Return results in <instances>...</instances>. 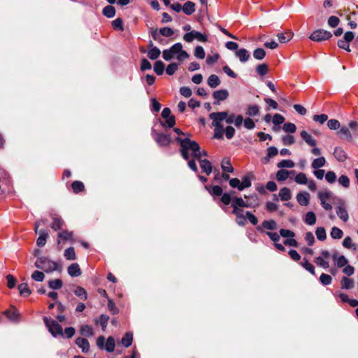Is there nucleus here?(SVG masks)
I'll list each match as a JSON object with an SVG mask.
<instances>
[{"instance_id": "7c9ffc66", "label": "nucleus", "mask_w": 358, "mask_h": 358, "mask_svg": "<svg viewBox=\"0 0 358 358\" xmlns=\"http://www.w3.org/2000/svg\"><path fill=\"white\" fill-rule=\"evenodd\" d=\"M330 236L333 239L338 240L343 236V231L337 227H333L330 231Z\"/></svg>"}, {"instance_id": "39448f33", "label": "nucleus", "mask_w": 358, "mask_h": 358, "mask_svg": "<svg viewBox=\"0 0 358 358\" xmlns=\"http://www.w3.org/2000/svg\"><path fill=\"white\" fill-rule=\"evenodd\" d=\"M194 39L200 42H206L208 41V37L206 35L195 30L190 31L183 36V40L187 43H191Z\"/></svg>"}, {"instance_id": "4d7b16f0", "label": "nucleus", "mask_w": 358, "mask_h": 358, "mask_svg": "<svg viewBox=\"0 0 358 358\" xmlns=\"http://www.w3.org/2000/svg\"><path fill=\"white\" fill-rule=\"evenodd\" d=\"M266 52L263 48H259L254 50L253 57L258 60H262L265 57Z\"/></svg>"}, {"instance_id": "ddd939ff", "label": "nucleus", "mask_w": 358, "mask_h": 358, "mask_svg": "<svg viewBox=\"0 0 358 358\" xmlns=\"http://www.w3.org/2000/svg\"><path fill=\"white\" fill-rule=\"evenodd\" d=\"M337 134L343 140L347 141L348 142H351L352 141V135L351 131L350 129L346 126L342 127Z\"/></svg>"}, {"instance_id": "b1692460", "label": "nucleus", "mask_w": 358, "mask_h": 358, "mask_svg": "<svg viewBox=\"0 0 358 358\" xmlns=\"http://www.w3.org/2000/svg\"><path fill=\"white\" fill-rule=\"evenodd\" d=\"M39 237L36 241V244L38 247H43L45 245L46 243L47 237L48 236V234L45 230L41 229L38 231Z\"/></svg>"}, {"instance_id": "bb28decb", "label": "nucleus", "mask_w": 358, "mask_h": 358, "mask_svg": "<svg viewBox=\"0 0 358 358\" xmlns=\"http://www.w3.org/2000/svg\"><path fill=\"white\" fill-rule=\"evenodd\" d=\"M293 35L292 31H287L285 33H278L277 37L280 43H285L292 38Z\"/></svg>"}, {"instance_id": "f3484780", "label": "nucleus", "mask_w": 358, "mask_h": 358, "mask_svg": "<svg viewBox=\"0 0 358 358\" xmlns=\"http://www.w3.org/2000/svg\"><path fill=\"white\" fill-rule=\"evenodd\" d=\"M310 194L306 192H299L296 195V200L298 203L303 206H306L309 204Z\"/></svg>"}, {"instance_id": "a211bd4d", "label": "nucleus", "mask_w": 358, "mask_h": 358, "mask_svg": "<svg viewBox=\"0 0 358 358\" xmlns=\"http://www.w3.org/2000/svg\"><path fill=\"white\" fill-rule=\"evenodd\" d=\"M76 344L81 349L83 353H87L90 350V343L85 338H77L76 340Z\"/></svg>"}, {"instance_id": "72a5a7b5", "label": "nucleus", "mask_w": 358, "mask_h": 358, "mask_svg": "<svg viewBox=\"0 0 358 358\" xmlns=\"http://www.w3.org/2000/svg\"><path fill=\"white\" fill-rule=\"evenodd\" d=\"M341 284L342 289H350L354 287V281L348 277H343Z\"/></svg>"}, {"instance_id": "9b49d317", "label": "nucleus", "mask_w": 358, "mask_h": 358, "mask_svg": "<svg viewBox=\"0 0 358 358\" xmlns=\"http://www.w3.org/2000/svg\"><path fill=\"white\" fill-rule=\"evenodd\" d=\"M162 117L166 119V124L169 127H173L176 124L175 117L171 116V110L169 108H164L162 112Z\"/></svg>"}, {"instance_id": "cd10ccee", "label": "nucleus", "mask_w": 358, "mask_h": 358, "mask_svg": "<svg viewBox=\"0 0 358 358\" xmlns=\"http://www.w3.org/2000/svg\"><path fill=\"white\" fill-rule=\"evenodd\" d=\"M80 332L82 336L85 337H91L94 335V331L91 326L84 324L80 327Z\"/></svg>"}, {"instance_id": "2eb2a0df", "label": "nucleus", "mask_w": 358, "mask_h": 358, "mask_svg": "<svg viewBox=\"0 0 358 358\" xmlns=\"http://www.w3.org/2000/svg\"><path fill=\"white\" fill-rule=\"evenodd\" d=\"M301 138L310 146L315 147L317 145V140L308 134L306 131H301L300 133Z\"/></svg>"}, {"instance_id": "f704fd0d", "label": "nucleus", "mask_w": 358, "mask_h": 358, "mask_svg": "<svg viewBox=\"0 0 358 358\" xmlns=\"http://www.w3.org/2000/svg\"><path fill=\"white\" fill-rule=\"evenodd\" d=\"M294 171H288L285 169H280L276 173V179L278 181H284L287 179L289 173H294Z\"/></svg>"}, {"instance_id": "052dcab7", "label": "nucleus", "mask_w": 358, "mask_h": 358, "mask_svg": "<svg viewBox=\"0 0 358 358\" xmlns=\"http://www.w3.org/2000/svg\"><path fill=\"white\" fill-rule=\"evenodd\" d=\"M31 278L36 282H42L45 279V275L42 271H35L31 274Z\"/></svg>"}, {"instance_id": "774afa93", "label": "nucleus", "mask_w": 358, "mask_h": 358, "mask_svg": "<svg viewBox=\"0 0 358 358\" xmlns=\"http://www.w3.org/2000/svg\"><path fill=\"white\" fill-rule=\"evenodd\" d=\"M315 262L323 268H328L329 267V264L328 262L325 261L324 259L322 257H317L315 259Z\"/></svg>"}, {"instance_id": "58836bf2", "label": "nucleus", "mask_w": 358, "mask_h": 358, "mask_svg": "<svg viewBox=\"0 0 358 358\" xmlns=\"http://www.w3.org/2000/svg\"><path fill=\"white\" fill-rule=\"evenodd\" d=\"M17 288L21 296H28L31 294V290L27 283L20 284Z\"/></svg>"}, {"instance_id": "a19ab883", "label": "nucleus", "mask_w": 358, "mask_h": 358, "mask_svg": "<svg viewBox=\"0 0 358 358\" xmlns=\"http://www.w3.org/2000/svg\"><path fill=\"white\" fill-rule=\"evenodd\" d=\"M103 15L108 18L113 17L115 15V8L113 6H107L103 9Z\"/></svg>"}, {"instance_id": "412c9836", "label": "nucleus", "mask_w": 358, "mask_h": 358, "mask_svg": "<svg viewBox=\"0 0 358 358\" xmlns=\"http://www.w3.org/2000/svg\"><path fill=\"white\" fill-rule=\"evenodd\" d=\"M68 273L71 277H78L81 275V270L78 264L73 263L68 268Z\"/></svg>"}, {"instance_id": "37998d69", "label": "nucleus", "mask_w": 358, "mask_h": 358, "mask_svg": "<svg viewBox=\"0 0 358 358\" xmlns=\"http://www.w3.org/2000/svg\"><path fill=\"white\" fill-rule=\"evenodd\" d=\"M315 234L317 238L320 241H324L327 238L326 230L322 227H319L316 228Z\"/></svg>"}, {"instance_id": "0eeeda50", "label": "nucleus", "mask_w": 358, "mask_h": 358, "mask_svg": "<svg viewBox=\"0 0 358 358\" xmlns=\"http://www.w3.org/2000/svg\"><path fill=\"white\" fill-rule=\"evenodd\" d=\"M332 36L330 31L324 29H317L310 36V39L313 41L321 42L329 39Z\"/></svg>"}, {"instance_id": "de8ad7c7", "label": "nucleus", "mask_w": 358, "mask_h": 358, "mask_svg": "<svg viewBox=\"0 0 358 358\" xmlns=\"http://www.w3.org/2000/svg\"><path fill=\"white\" fill-rule=\"evenodd\" d=\"M301 265L311 274L315 275V267L306 258H303V261L301 262Z\"/></svg>"}, {"instance_id": "9d476101", "label": "nucleus", "mask_w": 358, "mask_h": 358, "mask_svg": "<svg viewBox=\"0 0 358 358\" xmlns=\"http://www.w3.org/2000/svg\"><path fill=\"white\" fill-rule=\"evenodd\" d=\"M154 138L155 141L160 146H167L171 143L170 136L163 133H155Z\"/></svg>"}, {"instance_id": "2f4dec72", "label": "nucleus", "mask_w": 358, "mask_h": 358, "mask_svg": "<svg viewBox=\"0 0 358 358\" xmlns=\"http://www.w3.org/2000/svg\"><path fill=\"white\" fill-rule=\"evenodd\" d=\"M3 314L11 321H16L18 317L17 311L15 308L5 310Z\"/></svg>"}, {"instance_id": "c85d7f7f", "label": "nucleus", "mask_w": 358, "mask_h": 358, "mask_svg": "<svg viewBox=\"0 0 358 358\" xmlns=\"http://www.w3.org/2000/svg\"><path fill=\"white\" fill-rule=\"evenodd\" d=\"M303 221L306 224L308 225H314L316 222L315 214L313 211L308 212L305 215Z\"/></svg>"}, {"instance_id": "3c124183", "label": "nucleus", "mask_w": 358, "mask_h": 358, "mask_svg": "<svg viewBox=\"0 0 358 358\" xmlns=\"http://www.w3.org/2000/svg\"><path fill=\"white\" fill-rule=\"evenodd\" d=\"M115 347V341L113 337L109 336L107 338L106 343V350L108 352H112L114 351Z\"/></svg>"}, {"instance_id": "0e129e2a", "label": "nucleus", "mask_w": 358, "mask_h": 358, "mask_svg": "<svg viewBox=\"0 0 358 358\" xmlns=\"http://www.w3.org/2000/svg\"><path fill=\"white\" fill-rule=\"evenodd\" d=\"M112 27L114 29L123 31V21L121 18L118 17L112 22Z\"/></svg>"}, {"instance_id": "338daca9", "label": "nucleus", "mask_w": 358, "mask_h": 358, "mask_svg": "<svg viewBox=\"0 0 358 358\" xmlns=\"http://www.w3.org/2000/svg\"><path fill=\"white\" fill-rule=\"evenodd\" d=\"M320 282L324 285H328L331 283L332 278L331 275L326 274V273H322L320 277Z\"/></svg>"}, {"instance_id": "e433bc0d", "label": "nucleus", "mask_w": 358, "mask_h": 358, "mask_svg": "<svg viewBox=\"0 0 358 358\" xmlns=\"http://www.w3.org/2000/svg\"><path fill=\"white\" fill-rule=\"evenodd\" d=\"M326 159L324 157L315 159L311 164V166L314 169H320L325 165Z\"/></svg>"}, {"instance_id": "20e7f679", "label": "nucleus", "mask_w": 358, "mask_h": 358, "mask_svg": "<svg viewBox=\"0 0 358 358\" xmlns=\"http://www.w3.org/2000/svg\"><path fill=\"white\" fill-rule=\"evenodd\" d=\"M43 322L52 336L57 337L58 336H64L62 327L58 322L50 320L47 317H43Z\"/></svg>"}, {"instance_id": "4468645a", "label": "nucleus", "mask_w": 358, "mask_h": 358, "mask_svg": "<svg viewBox=\"0 0 358 358\" xmlns=\"http://www.w3.org/2000/svg\"><path fill=\"white\" fill-rule=\"evenodd\" d=\"M213 96L217 101L214 102V104H219L220 101H224L228 98L229 92L227 90H217L213 92Z\"/></svg>"}, {"instance_id": "864d4df0", "label": "nucleus", "mask_w": 358, "mask_h": 358, "mask_svg": "<svg viewBox=\"0 0 358 358\" xmlns=\"http://www.w3.org/2000/svg\"><path fill=\"white\" fill-rule=\"evenodd\" d=\"M71 187L74 193L78 194L84 189V184L80 181H74L71 184Z\"/></svg>"}, {"instance_id": "4c0bfd02", "label": "nucleus", "mask_w": 358, "mask_h": 358, "mask_svg": "<svg viewBox=\"0 0 358 358\" xmlns=\"http://www.w3.org/2000/svg\"><path fill=\"white\" fill-rule=\"evenodd\" d=\"M221 167L224 172L233 173L234 171V168L231 166L230 160L229 159H224L222 160Z\"/></svg>"}, {"instance_id": "603ef678", "label": "nucleus", "mask_w": 358, "mask_h": 358, "mask_svg": "<svg viewBox=\"0 0 358 358\" xmlns=\"http://www.w3.org/2000/svg\"><path fill=\"white\" fill-rule=\"evenodd\" d=\"M64 255L68 260H74L76 258V252L73 247H70L65 250Z\"/></svg>"}, {"instance_id": "f257e3e1", "label": "nucleus", "mask_w": 358, "mask_h": 358, "mask_svg": "<svg viewBox=\"0 0 358 358\" xmlns=\"http://www.w3.org/2000/svg\"><path fill=\"white\" fill-rule=\"evenodd\" d=\"M176 141L180 143L181 155L184 159L187 161L188 166L191 170L197 172L198 169L195 160L200 164L202 171L208 176L212 172L211 163L207 159H201V152L199 145L194 141L189 138H182L177 137Z\"/></svg>"}, {"instance_id": "423d86ee", "label": "nucleus", "mask_w": 358, "mask_h": 358, "mask_svg": "<svg viewBox=\"0 0 358 358\" xmlns=\"http://www.w3.org/2000/svg\"><path fill=\"white\" fill-rule=\"evenodd\" d=\"M182 48V43H176L170 48L164 50L162 57L166 61H170L175 55L177 56L178 52L180 51V49Z\"/></svg>"}, {"instance_id": "dca6fc26", "label": "nucleus", "mask_w": 358, "mask_h": 358, "mask_svg": "<svg viewBox=\"0 0 358 358\" xmlns=\"http://www.w3.org/2000/svg\"><path fill=\"white\" fill-rule=\"evenodd\" d=\"M52 219L53 222L50 225L51 228L55 231L61 229L64 224V221L62 219V217L56 214H54L52 215Z\"/></svg>"}, {"instance_id": "c756f323", "label": "nucleus", "mask_w": 358, "mask_h": 358, "mask_svg": "<svg viewBox=\"0 0 358 358\" xmlns=\"http://www.w3.org/2000/svg\"><path fill=\"white\" fill-rule=\"evenodd\" d=\"M133 341V334L131 332H127L124 336L122 337L121 340L122 345L125 347L128 348L132 344Z\"/></svg>"}, {"instance_id": "a878e982", "label": "nucleus", "mask_w": 358, "mask_h": 358, "mask_svg": "<svg viewBox=\"0 0 358 358\" xmlns=\"http://www.w3.org/2000/svg\"><path fill=\"white\" fill-rule=\"evenodd\" d=\"M334 155L338 161L341 162L345 161L347 159V155L341 148H336L334 152Z\"/></svg>"}, {"instance_id": "1a4fd4ad", "label": "nucleus", "mask_w": 358, "mask_h": 358, "mask_svg": "<svg viewBox=\"0 0 358 358\" xmlns=\"http://www.w3.org/2000/svg\"><path fill=\"white\" fill-rule=\"evenodd\" d=\"M232 213L236 215V222L238 225L243 227L246 224V212L244 214V211L241 208L233 209Z\"/></svg>"}, {"instance_id": "6ab92c4d", "label": "nucleus", "mask_w": 358, "mask_h": 358, "mask_svg": "<svg viewBox=\"0 0 358 358\" xmlns=\"http://www.w3.org/2000/svg\"><path fill=\"white\" fill-rule=\"evenodd\" d=\"M233 209L241 208H249L250 205L245 202L241 197L234 196L231 203Z\"/></svg>"}, {"instance_id": "6e6d98bb", "label": "nucleus", "mask_w": 358, "mask_h": 358, "mask_svg": "<svg viewBox=\"0 0 358 358\" xmlns=\"http://www.w3.org/2000/svg\"><path fill=\"white\" fill-rule=\"evenodd\" d=\"M277 166L278 168H293L294 166V162L290 159H283L278 163Z\"/></svg>"}, {"instance_id": "8fccbe9b", "label": "nucleus", "mask_w": 358, "mask_h": 358, "mask_svg": "<svg viewBox=\"0 0 358 358\" xmlns=\"http://www.w3.org/2000/svg\"><path fill=\"white\" fill-rule=\"evenodd\" d=\"M262 227L268 230H275L277 229V223L273 220H264L262 222Z\"/></svg>"}, {"instance_id": "09e8293b", "label": "nucleus", "mask_w": 358, "mask_h": 358, "mask_svg": "<svg viewBox=\"0 0 358 358\" xmlns=\"http://www.w3.org/2000/svg\"><path fill=\"white\" fill-rule=\"evenodd\" d=\"M164 64L162 61L159 60L157 61L154 64V71L157 75L160 76L163 74L164 71Z\"/></svg>"}, {"instance_id": "4be33fe9", "label": "nucleus", "mask_w": 358, "mask_h": 358, "mask_svg": "<svg viewBox=\"0 0 358 358\" xmlns=\"http://www.w3.org/2000/svg\"><path fill=\"white\" fill-rule=\"evenodd\" d=\"M182 11L188 15L195 12V3L192 1H187L182 7Z\"/></svg>"}, {"instance_id": "bf43d9fd", "label": "nucleus", "mask_w": 358, "mask_h": 358, "mask_svg": "<svg viewBox=\"0 0 358 358\" xmlns=\"http://www.w3.org/2000/svg\"><path fill=\"white\" fill-rule=\"evenodd\" d=\"M282 129L287 133H294L296 130V127L294 123L286 122L283 124Z\"/></svg>"}, {"instance_id": "49530a36", "label": "nucleus", "mask_w": 358, "mask_h": 358, "mask_svg": "<svg viewBox=\"0 0 358 358\" xmlns=\"http://www.w3.org/2000/svg\"><path fill=\"white\" fill-rule=\"evenodd\" d=\"M241 187L240 191L243 190L245 188L250 187L252 185L251 176L250 175L244 176L242 178V182H241Z\"/></svg>"}, {"instance_id": "13d9d810", "label": "nucleus", "mask_w": 358, "mask_h": 358, "mask_svg": "<svg viewBox=\"0 0 358 358\" xmlns=\"http://www.w3.org/2000/svg\"><path fill=\"white\" fill-rule=\"evenodd\" d=\"M194 56L200 59H203L205 58L206 53L204 49L201 45H197L194 49Z\"/></svg>"}, {"instance_id": "69168bd1", "label": "nucleus", "mask_w": 358, "mask_h": 358, "mask_svg": "<svg viewBox=\"0 0 358 358\" xmlns=\"http://www.w3.org/2000/svg\"><path fill=\"white\" fill-rule=\"evenodd\" d=\"M178 64L177 63H171L169 64L166 69V73L169 75L172 76L173 75L176 71L178 70Z\"/></svg>"}, {"instance_id": "473e14b6", "label": "nucleus", "mask_w": 358, "mask_h": 358, "mask_svg": "<svg viewBox=\"0 0 358 358\" xmlns=\"http://www.w3.org/2000/svg\"><path fill=\"white\" fill-rule=\"evenodd\" d=\"M279 196L282 201H287L291 199V192L287 187L280 189L279 192Z\"/></svg>"}, {"instance_id": "7ed1b4c3", "label": "nucleus", "mask_w": 358, "mask_h": 358, "mask_svg": "<svg viewBox=\"0 0 358 358\" xmlns=\"http://www.w3.org/2000/svg\"><path fill=\"white\" fill-rule=\"evenodd\" d=\"M34 266L45 273H52L55 271H61L62 266L57 262L50 260L46 257H39L36 259Z\"/></svg>"}, {"instance_id": "680f3d73", "label": "nucleus", "mask_w": 358, "mask_h": 358, "mask_svg": "<svg viewBox=\"0 0 358 358\" xmlns=\"http://www.w3.org/2000/svg\"><path fill=\"white\" fill-rule=\"evenodd\" d=\"M338 183L345 188L350 187V179L345 175L341 176L338 179Z\"/></svg>"}, {"instance_id": "c03bdc74", "label": "nucleus", "mask_w": 358, "mask_h": 358, "mask_svg": "<svg viewBox=\"0 0 358 358\" xmlns=\"http://www.w3.org/2000/svg\"><path fill=\"white\" fill-rule=\"evenodd\" d=\"M160 54H161L160 50L157 47H154L149 50V51L148 52V57L150 59L154 60V59H157L159 57Z\"/></svg>"}, {"instance_id": "5fc2aeb1", "label": "nucleus", "mask_w": 358, "mask_h": 358, "mask_svg": "<svg viewBox=\"0 0 358 358\" xmlns=\"http://www.w3.org/2000/svg\"><path fill=\"white\" fill-rule=\"evenodd\" d=\"M294 181L298 184L306 185L308 183V178L305 173H299L295 176Z\"/></svg>"}, {"instance_id": "6e6552de", "label": "nucleus", "mask_w": 358, "mask_h": 358, "mask_svg": "<svg viewBox=\"0 0 358 358\" xmlns=\"http://www.w3.org/2000/svg\"><path fill=\"white\" fill-rule=\"evenodd\" d=\"M336 213L338 217L344 222H346L349 219L348 213L346 209L345 203L344 200L339 199L336 206Z\"/></svg>"}, {"instance_id": "f8f14e48", "label": "nucleus", "mask_w": 358, "mask_h": 358, "mask_svg": "<svg viewBox=\"0 0 358 358\" xmlns=\"http://www.w3.org/2000/svg\"><path fill=\"white\" fill-rule=\"evenodd\" d=\"M73 231H70L68 230H64L57 234V245H59L61 243L67 241H72L73 239Z\"/></svg>"}, {"instance_id": "ea45409f", "label": "nucleus", "mask_w": 358, "mask_h": 358, "mask_svg": "<svg viewBox=\"0 0 358 358\" xmlns=\"http://www.w3.org/2000/svg\"><path fill=\"white\" fill-rule=\"evenodd\" d=\"M74 294L82 300L87 299V293L86 290L80 286H78L76 287L74 290Z\"/></svg>"}, {"instance_id": "c9c22d12", "label": "nucleus", "mask_w": 358, "mask_h": 358, "mask_svg": "<svg viewBox=\"0 0 358 358\" xmlns=\"http://www.w3.org/2000/svg\"><path fill=\"white\" fill-rule=\"evenodd\" d=\"M343 246L347 249H352L355 250L357 249V245L353 243L352 239L350 236H346L342 243Z\"/></svg>"}, {"instance_id": "393cba45", "label": "nucleus", "mask_w": 358, "mask_h": 358, "mask_svg": "<svg viewBox=\"0 0 358 358\" xmlns=\"http://www.w3.org/2000/svg\"><path fill=\"white\" fill-rule=\"evenodd\" d=\"M207 83L211 88H215L220 85L221 81L217 75L212 74L208 77Z\"/></svg>"}, {"instance_id": "aec40b11", "label": "nucleus", "mask_w": 358, "mask_h": 358, "mask_svg": "<svg viewBox=\"0 0 358 358\" xmlns=\"http://www.w3.org/2000/svg\"><path fill=\"white\" fill-rule=\"evenodd\" d=\"M235 55L242 63L246 62L250 57L249 52L244 48L236 50Z\"/></svg>"}, {"instance_id": "5701e85b", "label": "nucleus", "mask_w": 358, "mask_h": 358, "mask_svg": "<svg viewBox=\"0 0 358 358\" xmlns=\"http://www.w3.org/2000/svg\"><path fill=\"white\" fill-rule=\"evenodd\" d=\"M332 259L336 262L338 268H342L348 264V259L344 255L338 256L336 254L332 255Z\"/></svg>"}, {"instance_id": "79ce46f5", "label": "nucleus", "mask_w": 358, "mask_h": 358, "mask_svg": "<svg viewBox=\"0 0 358 358\" xmlns=\"http://www.w3.org/2000/svg\"><path fill=\"white\" fill-rule=\"evenodd\" d=\"M259 107L257 105H250L246 111V114L249 117H253L259 115Z\"/></svg>"}, {"instance_id": "f03ea898", "label": "nucleus", "mask_w": 358, "mask_h": 358, "mask_svg": "<svg viewBox=\"0 0 358 358\" xmlns=\"http://www.w3.org/2000/svg\"><path fill=\"white\" fill-rule=\"evenodd\" d=\"M235 113H229L227 111L214 112L209 115L212 120V126L214 127V138L222 139L224 136V126L222 123L223 120L229 124H234Z\"/></svg>"}, {"instance_id": "a18cd8bd", "label": "nucleus", "mask_w": 358, "mask_h": 358, "mask_svg": "<svg viewBox=\"0 0 358 358\" xmlns=\"http://www.w3.org/2000/svg\"><path fill=\"white\" fill-rule=\"evenodd\" d=\"M63 285V282L60 279H54L48 281V286L52 289H59Z\"/></svg>"}, {"instance_id": "e2e57ef3", "label": "nucleus", "mask_w": 358, "mask_h": 358, "mask_svg": "<svg viewBox=\"0 0 358 358\" xmlns=\"http://www.w3.org/2000/svg\"><path fill=\"white\" fill-rule=\"evenodd\" d=\"M235 129L231 126H227L225 129L224 128V134H225V136L227 139H231L235 134Z\"/></svg>"}]
</instances>
